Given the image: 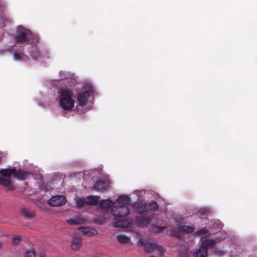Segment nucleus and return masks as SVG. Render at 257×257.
<instances>
[{
  "label": "nucleus",
  "instance_id": "obj_24",
  "mask_svg": "<svg viewBox=\"0 0 257 257\" xmlns=\"http://www.w3.org/2000/svg\"><path fill=\"white\" fill-rule=\"evenodd\" d=\"M80 229L82 230V232L84 235L89 236L94 235L97 233V231L95 229L91 227H82L80 228Z\"/></svg>",
  "mask_w": 257,
  "mask_h": 257
},
{
  "label": "nucleus",
  "instance_id": "obj_4",
  "mask_svg": "<svg viewBox=\"0 0 257 257\" xmlns=\"http://www.w3.org/2000/svg\"><path fill=\"white\" fill-rule=\"evenodd\" d=\"M66 202V197L63 195L53 196L48 200V204L53 207L62 206Z\"/></svg>",
  "mask_w": 257,
  "mask_h": 257
},
{
  "label": "nucleus",
  "instance_id": "obj_21",
  "mask_svg": "<svg viewBox=\"0 0 257 257\" xmlns=\"http://www.w3.org/2000/svg\"><path fill=\"white\" fill-rule=\"evenodd\" d=\"M100 197L98 196L90 195L86 198L87 205H97Z\"/></svg>",
  "mask_w": 257,
  "mask_h": 257
},
{
  "label": "nucleus",
  "instance_id": "obj_12",
  "mask_svg": "<svg viewBox=\"0 0 257 257\" xmlns=\"http://www.w3.org/2000/svg\"><path fill=\"white\" fill-rule=\"evenodd\" d=\"M20 49H17L15 50V52L14 53V58L16 61L20 60H26L28 57L27 56L25 55L23 51V49H22V47H20Z\"/></svg>",
  "mask_w": 257,
  "mask_h": 257
},
{
  "label": "nucleus",
  "instance_id": "obj_11",
  "mask_svg": "<svg viewBox=\"0 0 257 257\" xmlns=\"http://www.w3.org/2000/svg\"><path fill=\"white\" fill-rule=\"evenodd\" d=\"M30 175L31 173L29 172L16 169L13 177L19 180H25Z\"/></svg>",
  "mask_w": 257,
  "mask_h": 257
},
{
  "label": "nucleus",
  "instance_id": "obj_30",
  "mask_svg": "<svg viewBox=\"0 0 257 257\" xmlns=\"http://www.w3.org/2000/svg\"><path fill=\"white\" fill-rule=\"evenodd\" d=\"M165 229V227L161 226L156 225L152 226V230L156 232H161Z\"/></svg>",
  "mask_w": 257,
  "mask_h": 257
},
{
  "label": "nucleus",
  "instance_id": "obj_35",
  "mask_svg": "<svg viewBox=\"0 0 257 257\" xmlns=\"http://www.w3.org/2000/svg\"><path fill=\"white\" fill-rule=\"evenodd\" d=\"M21 241V238L20 236H17L13 238L12 243L13 245L18 244Z\"/></svg>",
  "mask_w": 257,
  "mask_h": 257
},
{
  "label": "nucleus",
  "instance_id": "obj_2",
  "mask_svg": "<svg viewBox=\"0 0 257 257\" xmlns=\"http://www.w3.org/2000/svg\"><path fill=\"white\" fill-rule=\"evenodd\" d=\"M130 212V208L125 205H116L111 209V213L115 220L124 218Z\"/></svg>",
  "mask_w": 257,
  "mask_h": 257
},
{
  "label": "nucleus",
  "instance_id": "obj_27",
  "mask_svg": "<svg viewBox=\"0 0 257 257\" xmlns=\"http://www.w3.org/2000/svg\"><path fill=\"white\" fill-rule=\"evenodd\" d=\"M148 210H151L155 211L158 208V204L156 201L154 200H151L148 204H146Z\"/></svg>",
  "mask_w": 257,
  "mask_h": 257
},
{
  "label": "nucleus",
  "instance_id": "obj_10",
  "mask_svg": "<svg viewBox=\"0 0 257 257\" xmlns=\"http://www.w3.org/2000/svg\"><path fill=\"white\" fill-rule=\"evenodd\" d=\"M114 204V202L110 199H103L99 201V206L105 211L109 210Z\"/></svg>",
  "mask_w": 257,
  "mask_h": 257
},
{
  "label": "nucleus",
  "instance_id": "obj_26",
  "mask_svg": "<svg viewBox=\"0 0 257 257\" xmlns=\"http://www.w3.org/2000/svg\"><path fill=\"white\" fill-rule=\"evenodd\" d=\"M179 230L181 232L189 233L192 232L194 228L191 226L182 225L179 226Z\"/></svg>",
  "mask_w": 257,
  "mask_h": 257
},
{
  "label": "nucleus",
  "instance_id": "obj_5",
  "mask_svg": "<svg viewBox=\"0 0 257 257\" xmlns=\"http://www.w3.org/2000/svg\"><path fill=\"white\" fill-rule=\"evenodd\" d=\"M59 104L61 107L64 110H70L72 109L74 106V100L71 97L67 98H60Z\"/></svg>",
  "mask_w": 257,
  "mask_h": 257
},
{
  "label": "nucleus",
  "instance_id": "obj_3",
  "mask_svg": "<svg viewBox=\"0 0 257 257\" xmlns=\"http://www.w3.org/2000/svg\"><path fill=\"white\" fill-rule=\"evenodd\" d=\"M139 246H144V249L146 252L152 253L157 250L161 255L164 252V248L158 245L155 242H144L142 240H140L138 242Z\"/></svg>",
  "mask_w": 257,
  "mask_h": 257
},
{
  "label": "nucleus",
  "instance_id": "obj_19",
  "mask_svg": "<svg viewBox=\"0 0 257 257\" xmlns=\"http://www.w3.org/2000/svg\"><path fill=\"white\" fill-rule=\"evenodd\" d=\"M130 198L128 196H119L117 199L118 205H125L130 203Z\"/></svg>",
  "mask_w": 257,
  "mask_h": 257
},
{
  "label": "nucleus",
  "instance_id": "obj_14",
  "mask_svg": "<svg viewBox=\"0 0 257 257\" xmlns=\"http://www.w3.org/2000/svg\"><path fill=\"white\" fill-rule=\"evenodd\" d=\"M0 184H2L7 188L9 191L14 190V187L12 184L10 178H5L3 177H0Z\"/></svg>",
  "mask_w": 257,
  "mask_h": 257
},
{
  "label": "nucleus",
  "instance_id": "obj_33",
  "mask_svg": "<svg viewBox=\"0 0 257 257\" xmlns=\"http://www.w3.org/2000/svg\"><path fill=\"white\" fill-rule=\"evenodd\" d=\"M81 238L77 235L74 236L73 238L72 243L74 244H78L81 245Z\"/></svg>",
  "mask_w": 257,
  "mask_h": 257
},
{
  "label": "nucleus",
  "instance_id": "obj_23",
  "mask_svg": "<svg viewBox=\"0 0 257 257\" xmlns=\"http://www.w3.org/2000/svg\"><path fill=\"white\" fill-rule=\"evenodd\" d=\"M16 171V169H1L0 170V174L2 175V177H10L11 175L14 176V173Z\"/></svg>",
  "mask_w": 257,
  "mask_h": 257
},
{
  "label": "nucleus",
  "instance_id": "obj_28",
  "mask_svg": "<svg viewBox=\"0 0 257 257\" xmlns=\"http://www.w3.org/2000/svg\"><path fill=\"white\" fill-rule=\"evenodd\" d=\"M137 212L141 215H146L148 212L146 204H141L137 207Z\"/></svg>",
  "mask_w": 257,
  "mask_h": 257
},
{
  "label": "nucleus",
  "instance_id": "obj_31",
  "mask_svg": "<svg viewBox=\"0 0 257 257\" xmlns=\"http://www.w3.org/2000/svg\"><path fill=\"white\" fill-rule=\"evenodd\" d=\"M40 57L49 58L50 57V53L48 50L46 49H43L40 51Z\"/></svg>",
  "mask_w": 257,
  "mask_h": 257
},
{
  "label": "nucleus",
  "instance_id": "obj_29",
  "mask_svg": "<svg viewBox=\"0 0 257 257\" xmlns=\"http://www.w3.org/2000/svg\"><path fill=\"white\" fill-rule=\"evenodd\" d=\"M76 203L78 207H83L87 205L86 199L84 198H77L76 200Z\"/></svg>",
  "mask_w": 257,
  "mask_h": 257
},
{
  "label": "nucleus",
  "instance_id": "obj_13",
  "mask_svg": "<svg viewBox=\"0 0 257 257\" xmlns=\"http://www.w3.org/2000/svg\"><path fill=\"white\" fill-rule=\"evenodd\" d=\"M28 53L34 59L40 58V51L37 46H33L29 48Z\"/></svg>",
  "mask_w": 257,
  "mask_h": 257
},
{
  "label": "nucleus",
  "instance_id": "obj_7",
  "mask_svg": "<svg viewBox=\"0 0 257 257\" xmlns=\"http://www.w3.org/2000/svg\"><path fill=\"white\" fill-rule=\"evenodd\" d=\"M208 228L215 232L216 230L221 229L223 227V224L218 220H210L206 226Z\"/></svg>",
  "mask_w": 257,
  "mask_h": 257
},
{
  "label": "nucleus",
  "instance_id": "obj_17",
  "mask_svg": "<svg viewBox=\"0 0 257 257\" xmlns=\"http://www.w3.org/2000/svg\"><path fill=\"white\" fill-rule=\"evenodd\" d=\"M21 214L28 219H32L35 216L34 212H32L30 209L27 208H22L21 209Z\"/></svg>",
  "mask_w": 257,
  "mask_h": 257
},
{
  "label": "nucleus",
  "instance_id": "obj_15",
  "mask_svg": "<svg viewBox=\"0 0 257 257\" xmlns=\"http://www.w3.org/2000/svg\"><path fill=\"white\" fill-rule=\"evenodd\" d=\"M215 240L210 239H206L203 240L201 243V247H204L207 251L209 249H212L215 247Z\"/></svg>",
  "mask_w": 257,
  "mask_h": 257
},
{
  "label": "nucleus",
  "instance_id": "obj_1",
  "mask_svg": "<svg viewBox=\"0 0 257 257\" xmlns=\"http://www.w3.org/2000/svg\"><path fill=\"white\" fill-rule=\"evenodd\" d=\"M14 39L17 43L25 44L35 43L36 40L31 31L21 25L18 27L17 34L14 37Z\"/></svg>",
  "mask_w": 257,
  "mask_h": 257
},
{
  "label": "nucleus",
  "instance_id": "obj_36",
  "mask_svg": "<svg viewBox=\"0 0 257 257\" xmlns=\"http://www.w3.org/2000/svg\"><path fill=\"white\" fill-rule=\"evenodd\" d=\"M11 50V47L4 48L0 49V55H5L6 53L10 52Z\"/></svg>",
  "mask_w": 257,
  "mask_h": 257
},
{
  "label": "nucleus",
  "instance_id": "obj_18",
  "mask_svg": "<svg viewBox=\"0 0 257 257\" xmlns=\"http://www.w3.org/2000/svg\"><path fill=\"white\" fill-rule=\"evenodd\" d=\"M59 94L61 96V98H67L68 97H72L74 93L73 91L72 90L69 89L68 88L63 87L60 89Z\"/></svg>",
  "mask_w": 257,
  "mask_h": 257
},
{
  "label": "nucleus",
  "instance_id": "obj_9",
  "mask_svg": "<svg viewBox=\"0 0 257 257\" xmlns=\"http://www.w3.org/2000/svg\"><path fill=\"white\" fill-rule=\"evenodd\" d=\"M93 187L97 191L103 192L109 187V185L106 181L101 180L97 181Z\"/></svg>",
  "mask_w": 257,
  "mask_h": 257
},
{
  "label": "nucleus",
  "instance_id": "obj_25",
  "mask_svg": "<svg viewBox=\"0 0 257 257\" xmlns=\"http://www.w3.org/2000/svg\"><path fill=\"white\" fill-rule=\"evenodd\" d=\"M118 242L121 243H127L130 241V238L124 234H118L116 236Z\"/></svg>",
  "mask_w": 257,
  "mask_h": 257
},
{
  "label": "nucleus",
  "instance_id": "obj_20",
  "mask_svg": "<svg viewBox=\"0 0 257 257\" xmlns=\"http://www.w3.org/2000/svg\"><path fill=\"white\" fill-rule=\"evenodd\" d=\"M130 222L125 219H119L113 225L114 227L126 228L128 227Z\"/></svg>",
  "mask_w": 257,
  "mask_h": 257
},
{
  "label": "nucleus",
  "instance_id": "obj_39",
  "mask_svg": "<svg viewBox=\"0 0 257 257\" xmlns=\"http://www.w3.org/2000/svg\"><path fill=\"white\" fill-rule=\"evenodd\" d=\"M2 242H0V247L2 246Z\"/></svg>",
  "mask_w": 257,
  "mask_h": 257
},
{
  "label": "nucleus",
  "instance_id": "obj_6",
  "mask_svg": "<svg viewBox=\"0 0 257 257\" xmlns=\"http://www.w3.org/2000/svg\"><path fill=\"white\" fill-rule=\"evenodd\" d=\"M151 221V218L149 217H137L135 223L137 226L144 228L148 227Z\"/></svg>",
  "mask_w": 257,
  "mask_h": 257
},
{
  "label": "nucleus",
  "instance_id": "obj_32",
  "mask_svg": "<svg viewBox=\"0 0 257 257\" xmlns=\"http://www.w3.org/2000/svg\"><path fill=\"white\" fill-rule=\"evenodd\" d=\"M210 229L208 228V227H207L206 226L205 228H204L203 229L200 230V233L201 234H214L215 233V232L214 231H212L211 230H210Z\"/></svg>",
  "mask_w": 257,
  "mask_h": 257
},
{
  "label": "nucleus",
  "instance_id": "obj_37",
  "mask_svg": "<svg viewBox=\"0 0 257 257\" xmlns=\"http://www.w3.org/2000/svg\"><path fill=\"white\" fill-rule=\"evenodd\" d=\"M81 245L72 243L71 247L73 250H78L80 248Z\"/></svg>",
  "mask_w": 257,
  "mask_h": 257
},
{
  "label": "nucleus",
  "instance_id": "obj_16",
  "mask_svg": "<svg viewBox=\"0 0 257 257\" xmlns=\"http://www.w3.org/2000/svg\"><path fill=\"white\" fill-rule=\"evenodd\" d=\"M84 221L85 220L84 219L78 215H76L67 220V222L71 225H80L83 223Z\"/></svg>",
  "mask_w": 257,
  "mask_h": 257
},
{
  "label": "nucleus",
  "instance_id": "obj_34",
  "mask_svg": "<svg viewBox=\"0 0 257 257\" xmlns=\"http://www.w3.org/2000/svg\"><path fill=\"white\" fill-rule=\"evenodd\" d=\"M25 257H35V251L34 250L26 251Z\"/></svg>",
  "mask_w": 257,
  "mask_h": 257
},
{
  "label": "nucleus",
  "instance_id": "obj_22",
  "mask_svg": "<svg viewBox=\"0 0 257 257\" xmlns=\"http://www.w3.org/2000/svg\"><path fill=\"white\" fill-rule=\"evenodd\" d=\"M207 254V251L204 247L200 246L195 252H194V257H205Z\"/></svg>",
  "mask_w": 257,
  "mask_h": 257
},
{
  "label": "nucleus",
  "instance_id": "obj_8",
  "mask_svg": "<svg viewBox=\"0 0 257 257\" xmlns=\"http://www.w3.org/2000/svg\"><path fill=\"white\" fill-rule=\"evenodd\" d=\"M89 96V93L87 91L79 93L77 96V100L79 102V105L82 106L85 105L88 102Z\"/></svg>",
  "mask_w": 257,
  "mask_h": 257
},
{
  "label": "nucleus",
  "instance_id": "obj_38",
  "mask_svg": "<svg viewBox=\"0 0 257 257\" xmlns=\"http://www.w3.org/2000/svg\"><path fill=\"white\" fill-rule=\"evenodd\" d=\"M202 210H203V212H204V211H205V210H203V209H200V210H199V211H202Z\"/></svg>",
  "mask_w": 257,
  "mask_h": 257
}]
</instances>
